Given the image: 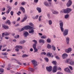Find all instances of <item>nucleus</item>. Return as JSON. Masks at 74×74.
Returning <instances> with one entry per match:
<instances>
[{
	"label": "nucleus",
	"mask_w": 74,
	"mask_h": 74,
	"mask_svg": "<svg viewBox=\"0 0 74 74\" xmlns=\"http://www.w3.org/2000/svg\"><path fill=\"white\" fill-rule=\"evenodd\" d=\"M59 25L60 30L62 32H64V29L63 28V23L62 20L59 21Z\"/></svg>",
	"instance_id": "obj_1"
},
{
	"label": "nucleus",
	"mask_w": 74,
	"mask_h": 74,
	"mask_svg": "<svg viewBox=\"0 0 74 74\" xmlns=\"http://www.w3.org/2000/svg\"><path fill=\"white\" fill-rule=\"evenodd\" d=\"M72 10H71V9L67 8L66 9H64L63 12L64 13H67L68 14H69V13H70Z\"/></svg>",
	"instance_id": "obj_2"
},
{
	"label": "nucleus",
	"mask_w": 74,
	"mask_h": 74,
	"mask_svg": "<svg viewBox=\"0 0 74 74\" xmlns=\"http://www.w3.org/2000/svg\"><path fill=\"white\" fill-rule=\"evenodd\" d=\"M68 33H69V29H65L63 32L64 36H66L68 34Z\"/></svg>",
	"instance_id": "obj_3"
},
{
	"label": "nucleus",
	"mask_w": 74,
	"mask_h": 74,
	"mask_svg": "<svg viewBox=\"0 0 74 74\" xmlns=\"http://www.w3.org/2000/svg\"><path fill=\"white\" fill-rule=\"evenodd\" d=\"M31 62H32V63H33L34 66V68L35 69H36V66H37V62H36V61L35 60H32L31 61Z\"/></svg>",
	"instance_id": "obj_4"
},
{
	"label": "nucleus",
	"mask_w": 74,
	"mask_h": 74,
	"mask_svg": "<svg viewBox=\"0 0 74 74\" xmlns=\"http://www.w3.org/2000/svg\"><path fill=\"white\" fill-rule=\"evenodd\" d=\"M58 71V67L56 66L55 65L53 66V68L52 71L53 73H56V71Z\"/></svg>",
	"instance_id": "obj_5"
},
{
	"label": "nucleus",
	"mask_w": 74,
	"mask_h": 74,
	"mask_svg": "<svg viewBox=\"0 0 74 74\" xmlns=\"http://www.w3.org/2000/svg\"><path fill=\"white\" fill-rule=\"evenodd\" d=\"M25 30H30V29H34L33 27H31L29 25H27L24 27Z\"/></svg>",
	"instance_id": "obj_6"
},
{
	"label": "nucleus",
	"mask_w": 74,
	"mask_h": 74,
	"mask_svg": "<svg viewBox=\"0 0 74 74\" xmlns=\"http://www.w3.org/2000/svg\"><path fill=\"white\" fill-rule=\"evenodd\" d=\"M46 69L48 72H51L52 70V67L51 66L49 67L47 66L46 67Z\"/></svg>",
	"instance_id": "obj_7"
},
{
	"label": "nucleus",
	"mask_w": 74,
	"mask_h": 74,
	"mask_svg": "<svg viewBox=\"0 0 74 74\" xmlns=\"http://www.w3.org/2000/svg\"><path fill=\"white\" fill-rule=\"evenodd\" d=\"M72 4V1L71 0H69L68 2L66 4V5L68 7H69Z\"/></svg>",
	"instance_id": "obj_8"
},
{
	"label": "nucleus",
	"mask_w": 74,
	"mask_h": 74,
	"mask_svg": "<svg viewBox=\"0 0 74 74\" xmlns=\"http://www.w3.org/2000/svg\"><path fill=\"white\" fill-rule=\"evenodd\" d=\"M15 48L16 49H15V50L17 52H18L19 51V49H22V48H23V47H16Z\"/></svg>",
	"instance_id": "obj_9"
},
{
	"label": "nucleus",
	"mask_w": 74,
	"mask_h": 74,
	"mask_svg": "<svg viewBox=\"0 0 74 74\" xmlns=\"http://www.w3.org/2000/svg\"><path fill=\"white\" fill-rule=\"evenodd\" d=\"M29 33H31V34H33L34 33V31L33 29H29Z\"/></svg>",
	"instance_id": "obj_10"
},
{
	"label": "nucleus",
	"mask_w": 74,
	"mask_h": 74,
	"mask_svg": "<svg viewBox=\"0 0 74 74\" xmlns=\"http://www.w3.org/2000/svg\"><path fill=\"white\" fill-rule=\"evenodd\" d=\"M68 56V55L66 53H64L62 55V57L63 59H66Z\"/></svg>",
	"instance_id": "obj_11"
},
{
	"label": "nucleus",
	"mask_w": 74,
	"mask_h": 74,
	"mask_svg": "<svg viewBox=\"0 0 74 74\" xmlns=\"http://www.w3.org/2000/svg\"><path fill=\"white\" fill-rule=\"evenodd\" d=\"M72 49L71 48H69L68 49H65L66 52V53H69V52H70L71 51Z\"/></svg>",
	"instance_id": "obj_12"
},
{
	"label": "nucleus",
	"mask_w": 74,
	"mask_h": 74,
	"mask_svg": "<svg viewBox=\"0 0 74 74\" xmlns=\"http://www.w3.org/2000/svg\"><path fill=\"white\" fill-rule=\"evenodd\" d=\"M21 10L24 13H25V10L23 7H21L20 8Z\"/></svg>",
	"instance_id": "obj_13"
},
{
	"label": "nucleus",
	"mask_w": 74,
	"mask_h": 74,
	"mask_svg": "<svg viewBox=\"0 0 74 74\" xmlns=\"http://www.w3.org/2000/svg\"><path fill=\"white\" fill-rule=\"evenodd\" d=\"M44 4L46 7H49V6H50V5H49V4L48 3V2H45L44 3Z\"/></svg>",
	"instance_id": "obj_14"
},
{
	"label": "nucleus",
	"mask_w": 74,
	"mask_h": 74,
	"mask_svg": "<svg viewBox=\"0 0 74 74\" xmlns=\"http://www.w3.org/2000/svg\"><path fill=\"white\" fill-rule=\"evenodd\" d=\"M36 10L38 11L39 13H41V8L37 7L36 8Z\"/></svg>",
	"instance_id": "obj_15"
},
{
	"label": "nucleus",
	"mask_w": 74,
	"mask_h": 74,
	"mask_svg": "<svg viewBox=\"0 0 74 74\" xmlns=\"http://www.w3.org/2000/svg\"><path fill=\"white\" fill-rule=\"evenodd\" d=\"M70 41V38L69 37H67L66 38V42L67 44H69V41Z\"/></svg>",
	"instance_id": "obj_16"
},
{
	"label": "nucleus",
	"mask_w": 74,
	"mask_h": 74,
	"mask_svg": "<svg viewBox=\"0 0 74 74\" xmlns=\"http://www.w3.org/2000/svg\"><path fill=\"white\" fill-rule=\"evenodd\" d=\"M64 71L66 72H68V73H70V69L69 68H67L64 69Z\"/></svg>",
	"instance_id": "obj_17"
},
{
	"label": "nucleus",
	"mask_w": 74,
	"mask_h": 74,
	"mask_svg": "<svg viewBox=\"0 0 74 74\" xmlns=\"http://www.w3.org/2000/svg\"><path fill=\"white\" fill-rule=\"evenodd\" d=\"M27 18V17L25 16V17L23 18V19L21 21V22H23L24 21H25Z\"/></svg>",
	"instance_id": "obj_18"
},
{
	"label": "nucleus",
	"mask_w": 74,
	"mask_h": 74,
	"mask_svg": "<svg viewBox=\"0 0 74 74\" xmlns=\"http://www.w3.org/2000/svg\"><path fill=\"white\" fill-rule=\"evenodd\" d=\"M2 27L5 29H8L9 27L5 25H2Z\"/></svg>",
	"instance_id": "obj_19"
},
{
	"label": "nucleus",
	"mask_w": 74,
	"mask_h": 74,
	"mask_svg": "<svg viewBox=\"0 0 74 74\" xmlns=\"http://www.w3.org/2000/svg\"><path fill=\"white\" fill-rule=\"evenodd\" d=\"M44 40L43 39H40L39 40V42H40V43H42L44 44Z\"/></svg>",
	"instance_id": "obj_20"
},
{
	"label": "nucleus",
	"mask_w": 74,
	"mask_h": 74,
	"mask_svg": "<svg viewBox=\"0 0 74 74\" xmlns=\"http://www.w3.org/2000/svg\"><path fill=\"white\" fill-rule=\"evenodd\" d=\"M69 64H70L71 65H74V62L71 60L69 62Z\"/></svg>",
	"instance_id": "obj_21"
},
{
	"label": "nucleus",
	"mask_w": 74,
	"mask_h": 74,
	"mask_svg": "<svg viewBox=\"0 0 74 74\" xmlns=\"http://www.w3.org/2000/svg\"><path fill=\"white\" fill-rule=\"evenodd\" d=\"M35 51L34 52H37L38 51V49L36 48V47H33Z\"/></svg>",
	"instance_id": "obj_22"
},
{
	"label": "nucleus",
	"mask_w": 74,
	"mask_h": 74,
	"mask_svg": "<svg viewBox=\"0 0 74 74\" xmlns=\"http://www.w3.org/2000/svg\"><path fill=\"white\" fill-rule=\"evenodd\" d=\"M11 8H10L8 10L6 11L7 14H9L10 12L11 11Z\"/></svg>",
	"instance_id": "obj_23"
},
{
	"label": "nucleus",
	"mask_w": 74,
	"mask_h": 74,
	"mask_svg": "<svg viewBox=\"0 0 74 74\" xmlns=\"http://www.w3.org/2000/svg\"><path fill=\"white\" fill-rule=\"evenodd\" d=\"M47 55L49 57H51V55H52V53H50L49 52L47 53Z\"/></svg>",
	"instance_id": "obj_24"
},
{
	"label": "nucleus",
	"mask_w": 74,
	"mask_h": 74,
	"mask_svg": "<svg viewBox=\"0 0 74 74\" xmlns=\"http://www.w3.org/2000/svg\"><path fill=\"white\" fill-rule=\"evenodd\" d=\"M40 37L41 38L45 39V38H47V36L45 35H44L41 36Z\"/></svg>",
	"instance_id": "obj_25"
},
{
	"label": "nucleus",
	"mask_w": 74,
	"mask_h": 74,
	"mask_svg": "<svg viewBox=\"0 0 74 74\" xmlns=\"http://www.w3.org/2000/svg\"><path fill=\"white\" fill-rule=\"evenodd\" d=\"M48 23L49 24V25H51L52 24V20H49L48 21Z\"/></svg>",
	"instance_id": "obj_26"
},
{
	"label": "nucleus",
	"mask_w": 74,
	"mask_h": 74,
	"mask_svg": "<svg viewBox=\"0 0 74 74\" xmlns=\"http://www.w3.org/2000/svg\"><path fill=\"white\" fill-rule=\"evenodd\" d=\"M47 42L49 43H50L51 42V39H49V38H48L47 39Z\"/></svg>",
	"instance_id": "obj_27"
},
{
	"label": "nucleus",
	"mask_w": 74,
	"mask_h": 74,
	"mask_svg": "<svg viewBox=\"0 0 74 74\" xmlns=\"http://www.w3.org/2000/svg\"><path fill=\"white\" fill-rule=\"evenodd\" d=\"M28 35H29V33H28V32H25L24 33V35L25 36H27Z\"/></svg>",
	"instance_id": "obj_28"
},
{
	"label": "nucleus",
	"mask_w": 74,
	"mask_h": 74,
	"mask_svg": "<svg viewBox=\"0 0 74 74\" xmlns=\"http://www.w3.org/2000/svg\"><path fill=\"white\" fill-rule=\"evenodd\" d=\"M6 23H8L9 25H11V21L9 20H7V22H6Z\"/></svg>",
	"instance_id": "obj_29"
},
{
	"label": "nucleus",
	"mask_w": 74,
	"mask_h": 74,
	"mask_svg": "<svg viewBox=\"0 0 74 74\" xmlns=\"http://www.w3.org/2000/svg\"><path fill=\"white\" fill-rule=\"evenodd\" d=\"M29 70H30V71H32V72H34V69L32 68H29Z\"/></svg>",
	"instance_id": "obj_30"
},
{
	"label": "nucleus",
	"mask_w": 74,
	"mask_h": 74,
	"mask_svg": "<svg viewBox=\"0 0 74 74\" xmlns=\"http://www.w3.org/2000/svg\"><path fill=\"white\" fill-rule=\"evenodd\" d=\"M53 13L54 14H58L59 13V12H56V11H53Z\"/></svg>",
	"instance_id": "obj_31"
},
{
	"label": "nucleus",
	"mask_w": 74,
	"mask_h": 74,
	"mask_svg": "<svg viewBox=\"0 0 74 74\" xmlns=\"http://www.w3.org/2000/svg\"><path fill=\"white\" fill-rule=\"evenodd\" d=\"M21 4L22 5H25V4H26V2L25 1H23L22 3H21Z\"/></svg>",
	"instance_id": "obj_32"
},
{
	"label": "nucleus",
	"mask_w": 74,
	"mask_h": 74,
	"mask_svg": "<svg viewBox=\"0 0 74 74\" xmlns=\"http://www.w3.org/2000/svg\"><path fill=\"white\" fill-rule=\"evenodd\" d=\"M0 72L1 73H4V69H0Z\"/></svg>",
	"instance_id": "obj_33"
},
{
	"label": "nucleus",
	"mask_w": 74,
	"mask_h": 74,
	"mask_svg": "<svg viewBox=\"0 0 74 74\" xmlns=\"http://www.w3.org/2000/svg\"><path fill=\"white\" fill-rule=\"evenodd\" d=\"M69 17V14H66L65 16V19H67Z\"/></svg>",
	"instance_id": "obj_34"
},
{
	"label": "nucleus",
	"mask_w": 74,
	"mask_h": 74,
	"mask_svg": "<svg viewBox=\"0 0 74 74\" xmlns=\"http://www.w3.org/2000/svg\"><path fill=\"white\" fill-rule=\"evenodd\" d=\"M27 56H28V55L26 54H23L22 56L23 58H25L26 57H27Z\"/></svg>",
	"instance_id": "obj_35"
},
{
	"label": "nucleus",
	"mask_w": 74,
	"mask_h": 74,
	"mask_svg": "<svg viewBox=\"0 0 74 74\" xmlns=\"http://www.w3.org/2000/svg\"><path fill=\"white\" fill-rule=\"evenodd\" d=\"M5 36H8V35H10V33L5 32Z\"/></svg>",
	"instance_id": "obj_36"
},
{
	"label": "nucleus",
	"mask_w": 74,
	"mask_h": 74,
	"mask_svg": "<svg viewBox=\"0 0 74 74\" xmlns=\"http://www.w3.org/2000/svg\"><path fill=\"white\" fill-rule=\"evenodd\" d=\"M2 55H8V53L6 52L2 53Z\"/></svg>",
	"instance_id": "obj_37"
},
{
	"label": "nucleus",
	"mask_w": 74,
	"mask_h": 74,
	"mask_svg": "<svg viewBox=\"0 0 74 74\" xmlns=\"http://www.w3.org/2000/svg\"><path fill=\"white\" fill-rule=\"evenodd\" d=\"M29 25L30 26H32L33 27H34V25L32 23H29Z\"/></svg>",
	"instance_id": "obj_38"
},
{
	"label": "nucleus",
	"mask_w": 74,
	"mask_h": 74,
	"mask_svg": "<svg viewBox=\"0 0 74 74\" xmlns=\"http://www.w3.org/2000/svg\"><path fill=\"white\" fill-rule=\"evenodd\" d=\"M25 42H26V41L25 40H23V41H21L20 42V43L21 44H24V43H25Z\"/></svg>",
	"instance_id": "obj_39"
},
{
	"label": "nucleus",
	"mask_w": 74,
	"mask_h": 74,
	"mask_svg": "<svg viewBox=\"0 0 74 74\" xmlns=\"http://www.w3.org/2000/svg\"><path fill=\"white\" fill-rule=\"evenodd\" d=\"M52 63H53L54 65H56V61H53V62H52Z\"/></svg>",
	"instance_id": "obj_40"
},
{
	"label": "nucleus",
	"mask_w": 74,
	"mask_h": 74,
	"mask_svg": "<svg viewBox=\"0 0 74 74\" xmlns=\"http://www.w3.org/2000/svg\"><path fill=\"white\" fill-rule=\"evenodd\" d=\"M16 61L17 62V63L18 64H19V65H21V64H22V63H21V62H18V60H16Z\"/></svg>",
	"instance_id": "obj_41"
},
{
	"label": "nucleus",
	"mask_w": 74,
	"mask_h": 74,
	"mask_svg": "<svg viewBox=\"0 0 74 74\" xmlns=\"http://www.w3.org/2000/svg\"><path fill=\"white\" fill-rule=\"evenodd\" d=\"M45 59L46 61L47 62H48V61H49V60H48V58H45Z\"/></svg>",
	"instance_id": "obj_42"
},
{
	"label": "nucleus",
	"mask_w": 74,
	"mask_h": 74,
	"mask_svg": "<svg viewBox=\"0 0 74 74\" xmlns=\"http://www.w3.org/2000/svg\"><path fill=\"white\" fill-rule=\"evenodd\" d=\"M14 37L15 38H18L19 37V36L18 35H17L16 36Z\"/></svg>",
	"instance_id": "obj_43"
},
{
	"label": "nucleus",
	"mask_w": 74,
	"mask_h": 74,
	"mask_svg": "<svg viewBox=\"0 0 74 74\" xmlns=\"http://www.w3.org/2000/svg\"><path fill=\"white\" fill-rule=\"evenodd\" d=\"M32 41L34 42L35 44H37V41L36 40H32Z\"/></svg>",
	"instance_id": "obj_44"
},
{
	"label": "nucleus",
	"mask_w": 74,
	"mask_h": 74,
	"mask_svg": "<svg viewBox=\"0 0 74 74\" xmlns=\"http://www.w3.org/2000/svg\"><path fill=\"white\" fill-rule=\"evenodd\" d=\"M38 2V0H34V2L35 3H37Z\"/></svg>",
	"instance_id": "obj_45"
},
{
	"label": "nucleus",
	"mask_w": 74,
	"mask_h": 74,
	"mask_svg": "<svg viewBox=\"0 0 74 74\" xmlns=\"http://www.w3.org/2000/svg\"><path fill=\"white\" fill-rule=\"evenodd\" d=\"M42 18V16H39V18H38V19H39V21H41V18Z\"/></svg>",
	"instance_id": "obj_46"
},
{
	"label": "nucleus",
	"mask_w": 74,
	"mask_h": 74,
	"mask_svg": "<svg viewBox=\"0 0 74 74\" xmlns=\"http://www.w3.org/2000/svg\"><path fill=\"white\" fill-rule=\"evenodd\" d=\"M47 16L49 19H51V17L50 16V15H49V14H47Z\"/></svg>",
	"instance_id": "obj_47"
},
{
	"label": "nucleus",
	"mask_w": 74,
	"mask_h": 74,
	"mask_svg": "<svg viewBox=\"0 0 74 74\" xmlns=\"http://www.w3.org/2000/svg\"><path fill=\"white\" fill-rule=\"evenodd\" d=\"M52 49H53V51H56V48L55 47H52Z\"/></svg>",
	"instance_id": "obj_48"
},
{
	"label": "nucleus",
	"mask_w": 74,
	"mask_h": 74,
	"mask_svg": "<svg viewBox=\"0 0 74 74\" xmlns=\"http://www.w3.org/2000/svg\"><path fill=\"white\" fill-rule=\"evenodd\" d=\"M14 14V12L12 11L10 12V14L11 15H13Z\"/></svg>",
	"instance_id": "obj_49"
},
{
	"label": "nucleus",
	"mask_w": 74,
	"mask_h": 74,
	"mask_svg": "<svg viewBox=\"0 0 74 74\" xmlns=\"http://www.w3.org/2000/svg\"><path fill=\"white\" fill-rule=\"evenodd\" d=\"M42 55H46V53L45 52H42L41 53Z\"/></svg>",
	"instance_id": "obj_50"
},
{
	"label": "nucleus",
	"mask_w": 74,
	"mask_h": 74,
	"mask_svg": "<svg viewBox=\"0 0 74 74\" xmlns=\"http://www.w3.org/2000/svg\"><path fill=\"white\" fill-rule=\"evenodd\" d=\"M25 30V29L24 28V27L21 29V32H22V31H23V30Z\"/></svg>",
	"instance_id": "obj_51"
},
{
	"label": "nucleus",
	"mask_w": 74,
	"mask_h": 74,
	"mask_svg": "<svg viewBox=\"0 0 74 74\" xmlns=\"http://www.w3.org/2000/svg\"><path fill=\"white\" fill-rule=\"evenodd\" d=\"M69 69H70V70H73V68H72V67L71 66H69Z\"/></svg>",
	"instance_id": "obj_52"
},
{
	"label": "nucleus",
	"mask_w": 74,
	"mask_h": 74,
	"mask_svg": "<svg viewBox=\"0 0 74 74\" xmlns=\"http://www.w3.org/2000/svg\"><path fill=\"white\" fill-rule=\"evenodd\" d=\"M14 5H18V2H15L14 3Z\"/></svg>",
	"instance_id": "obj_53"
},
{
	"label": "nucleus",
	"mask_w": 74,
	"mask_h": 74,
	"mask_svg": "<svg viewBox=\"0 0 74 74\" xmlns=\"http://www.w3.org/2000/svg\"><path fill=\"white\" fill-rule=\"evenodd\" d=\"M56 59H58V60L60 59V58L59 57H58V56H56Z\"/></svg>",
	"instance_id": "obj_54"
},
{
	"label": "nucleus",
	"mask_w": 74,
	"mask_h": 74,
	"mask_svg": "<svg viewBox=\"0 0 74 74\" xmlns=\"http://www.w3.org/2000/svg\"><path fill=\"white\" fill-rule=\"evenodd\" d=\"M4 35H5V34H4V33H2L1 36L2 37H4Z\"/></svg>",
	"instance_id": "obj_55"
},
{
	"label": "nucleus",
	"mask_w": 74,
	"mask_h": 74,
	"mask_svg": "<svg viewBox=\"0 0 74 74\" xmlns=\"http://www.w3.org/2000/svg\"><path fill=\"white\" fill-rule=\"evenodd\" d=\"M58 70H60V71H61L62 70V69L60 67H58Z\"/></svg>",
	"instance_id": "obj_56"
},
{
	"label": "nucleus",
	"mask_w": 74,
	"mask_h": 74,
	"mask_svg": "<svg viewBox=\"0 0 74 74\" xmlns=\"http://www.w3.org/2000/svg\"><path fill=\"white\" fill-rule=\"evenodd\" d=\"M70 60H70V59H69L67 60H66L67 63H69V62H70Z\"/></svg>",
	"instance_id": "obj_57"
},
{
	"label": "nucleus",
	"mask_w": 74,
	"mask_h": 74,
	"mask_svg": "<svg viewBox=\"0 0 74 74\" xmlns=\"http://www.w3.org/2000/svg\"><path fill=\"white\" fill-rule=\"evenodd\" d=\"M38 15L36 16L35 17V19H38Z\"/></svg>",
	"instance_id": "obj_58"
},
{
	"label": "nucleus",
	"mask_w": 74,
	"mask_h": 74,
	"mask_svg": "<svg viewBox=\"0 0 74 74\" xmlns=\"http://www.w3.org/2000/svg\"><path fill=\"white\" fill-rule=\"evenodd\" d=\"M5 8H3V9H2V11H5Z\"/></svg>",
	"instance_id": "obj_59"
},
{
	"label": "nucleus",
	"mask_w": 74,
	"mask_h": 74,
	"mask_svg": "<svg viewBox=\"0 0 74 74\" xmlns=\"http://www.w3.org/2000/svg\"><path fill=\"white\" fill-rule=\"evenodd\" d=\"M20 21V17H18L17 19V21Z\"/></svg>",
	"instance_id": "obj_60"
},
{
	"label": "nucleus",
	"mask_w": 74,
	"mask_h": 74,
	"mask_svg": "<svg viewBox=\"0 0 74 74\" xmlns=\"http://www.w3.org/2000/svg\"><path fill=\"white\" fill-rule=\"evenodd\" d=\"M47 47H51V45L49 44H47Z\"/></svg>",
	"instance_id": "obj_61"
},
{
	"label": "nucleus",
	"mask_w": 74,
	"mask_h": 74,
	"mask_svg": "<svg viewBox=\"0 0 74 74\" xmlns=\"http://www.w3.org/2000/svg\"><path fill=\"white\" fill-rule=\"evenodd\" d=\"M13 41L14 42H16V39H14L13 40Z\"/></svg>",
	"instance_id": "obj_62"
},
{
	"label": "nucleus",
	"mask_w": 74,
	"mask_h": 74,
	"mask_svg": "<svg viewBox=\"0 0 74 74\" xmlns=\"http://www.w3.org/2000/svg\"><path fill=\"white\" fill-rule=\"evenodd\" d=\"M33 47H36V44H34L33 45Z\"/></svg>",
	"instance_id": "obj_63"
},
{
	"label": "nucleus",
	"mask_w": 74,
	"mask_h": 74,
	"mask_svg": "<svg viewBox=\"0 0 74 74\" xmlns=\"http://www.w3.org/2000/svg\"><path fill=\"white\" fill-rule=\"evenodd\" d=\"M58 74H63V73H61V72H58Z\"/></svg>",
	"instance_id": "obj_64"
}]
</instances>
